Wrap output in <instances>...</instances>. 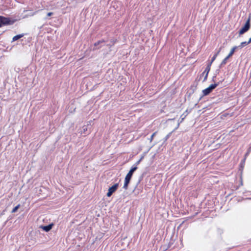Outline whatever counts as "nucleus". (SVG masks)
<instances>
[{"instance_id":"7","label":"nucleus","mask_w":251,"mask_h":251,"mask_svg":"<svg viewBox=\"0 0 251 251\" xmlns=\"http://www.w3.org/2000/svg\"><path fill=\"white\" fill-rule=\"evenodd\" d=\"M220 51H221V49L216 53H215V54L212 57L210 62H209L208 63L209 64L212 65V63L214 61V60L216 59V57L219 54Z\"/></svg>"},{"instance_id":"17","label":"nucleus","mask_w":251,"mask_h":251,"mask_svg":"<svg viewBox=\"0 0 251 251\" xmlns=\"http://www.w3.org/2000/svg\"><path fill=\"white\" fill-rule=\"evenodd\" d=\"M156 133H157V132H154V133L151 135V141L153 140V139L154 137L155 136V135H156Z\"/></svg>"},{"instance_id":"15","label":"nucleus","mask_w":251,"mask_h":251,"mask_svg":"<svg viewBox=\"0 0 251 251\" xmlns=\"http://www.w3.org/2000/svg\"><path fill=\"white\" fill-rule=\"evenodd\" d=\"M20 206V205L18 204L16 206H15L14 208H13V209L11 211L12 213L16 212L17 211V210L19 208Z\"/></svg>"},{"instance_id":"22","label":"nucleus","mask_w":251,"mask_h":251,"mask_svg":"<svg viewBox=\"0 0 251 251\" xmlns=\"http://www.w3.org/2000/svg\"><path fill=\"white\" fill-rule=\"evenodd\" d=\"M142 159V158H141L139 160H138L137 162H136V165H138L140 161H141V160Z\"/></svg>"},{"instance_id":"20","label":"nucleus","mask_w":251,"mask_h":251,"mask_svg":"<svg viewBox=\"0 0 251 251\" xmlns=\"http://www.w3.org/2000/svg\"><path fill=\"white\" fill-rule=\"evenodd\" d=\"M111 42L112 43V45H114L117 42V40H113Z\"/></svg>"},{"instance_id":"8","label":"nucleus","mask_w":251,"mask_h":251,"mask_svg":"<svg viewBox=\"0 0 251 251\" xmlns=\"http://www.w3.org/2000/svg\"><path fill=\"white\" fill-rule=\"evenodd\" d=\"M52 226L53 224H50L48 226H42V228L46 232H48L52 228Z\"/></svg>"},{"instance_id":"2","label":"nucleus","mask_w":251,"mask_h":251,"mask_svg":"<svg viewBox=\"0 0 251 251\" xmlns=\"http://www.w3.org/2000/svg\"><path fill=\"white\" fill-rule=\"evenodd\" d=\"M251 19L249 18L247 21H246L245 25L242 27L240 30L239 31V33L240 35H242L244 33L248 31L250 28L251 24H250Z\"/></svg>"},{"instance_id":"19","label":"nucleus","mask_w":251,"mask_h":251,"mask_svg":"<svg viewBox=\"0 0 251 251\" xmlns=\"http://www.w3.org/2000/svg\"><path fill=\"white\" fill-rule=\"evenodd\" d=\"M83 132H85L87 130V128L86 126H83Z\"/></svg>"},{"instance_id":"16","label":"nucleus","mask_w":251,"mask_h":251,"mask_svg":"<svg viewBox=\"0 0 251 251\" xmlns=\"http://www.w3.org/2000/svg\"><path fill=\"white\" fill-rule=\"evenodd\" d=\"M130 179H131L130 178H128L126 176L125 178V182L129 184L130 182Z\"/></svg>"},{"instance_id":"24","label":"nucleus","mask_w":251,"mask_h":251,"mask_svg":"<svg viewBox=\"0 0 251 251\" xmlns=\"http://www.w3.org/2000/svg\"><path fill=\"white\" fill-rule=\"evenodd\" d=\"M107 46H109V47H111L112 46V45H107Z\"/></svg>"},{"instance_id":"21","label":"nucleus","mask_w":251,"mask_h":251,"mask_svg":"<svg viewBox=\"0 0 251 251\" xmlns=\"http://www.w3.org/2000/svg\"><path fill=\"white\" fill-rule=\"evenodd\" d=\"M52 14H53V13H52V12H49V13L47 14V16L49 17V16H51Z\"/></svg>"},{"instance_id":"10","label":"nucleus","mask_w":251,"mask_h":251,"mask_svg":"<svg viewBox=\"0 0 251 251\" xmlns=\"http://www.w3.org/2000/svg\"><path fill=\"white\" fill-rule=\"evenodd\" d=\"M212 90L208 87L204 89L202 91L203 96H206L209 94L211 92Z\"/></svg>"},{"instance_id":"9","label":"nucleus","mask_w":251,"mask_h":251,"mask_svg":"<svg viewBox=\"0 0 251 251\" xmlns=\"http://www.w3.org/2000/svg\"><path fill=\"white\" fill-rule=\"evenodd\" d=\"M237 48L238 47L234 46L230 50V52L228 54V57H230L233 55Z\"/></svg>"},{"instance_id":"1","label":"nucleus","mask_w":251,"mask_h":251,"mask_svg":"<svg viewBox=\"0 0 251 251\" xmlns=\"http://www.w3.org/2000/svg\"><path fill=\"white\" fill-rule=\"evenodd\" d=\"M14 22V20H11L9 18L0 16V27L4 25H12Z\"/></svg>"},{"instance_id":"3","label":"nucleus","mask_w":251,"mask_h":251,"mask_svg":"<svg viewBox=\"0 0 251 251\" xmlns=\"http://www.w3.org/2000/svg\"><path fill=\"white\" fill-rule=\"evenodd\" d=\"M118 187H119L118 183H116L112 186L110 187L108 189V192L107 193L106 196L108 197H110V196H111V195L117 191Z\"/></svg>"},{"instance_id":"23","label":"nucleus","mask_w":251,"mask_h":251,"mask_svg":"<svg viewBox=\"0 0 251 251\" xmlns=\"http://www.w3.org/2000/svg\"><path fill=\"white\" fill-rule=\"evenodd\" d=\"M249 43H251V37L249 39Z\"/></svg>"},{"instance_id":"13","label":"nucleus","mask_w":251,"mask_h":251,"mask_svg":"<svg viewBox=\"0 0 251 251\" xmlns=\"http://www.w3.org/2000/svg\"><path fill=\"white\" fill-rule=\"evenodd\" d=\"M218 85V83H215L211 84L209 88L212 91L213 89H214Z\"/></svg>"},{"instance_id":"25","label":"nucleus","mask_w":251,"mask_h":251,"mask_svg":"<svg viewBox=\"0 0 251 251\" xmlns=\"http://www.w3.org/2000/svg\"><path fill=\"white\" fill-rule=\"evenodd\" d=\"M250 83H251V82H250Z\"/></svg>"},{"instance_id":"5","label":"nucleus","mask_w":251,"mask_h":251,"mask_svg":"<svg viewBox=\"0 0 251 251\" xmlns=\"http://www.w3.org/2000/svg\"><path fill=\"white\" fill-rule=\"evenodd\" d=\"M137 169V167H132L126 176L131 179L134 172Z\"/></svg>"},{"instance_id":"18","label":"nucleus","mask_w":251,"mask_h":251,"mask_svg":"<svg viewBox=\"0 0 251 251\" xmlns=\"http://www.w3.org/2000/svg\"><path fill=\"white\" fill-rule=\"evenodd\" d=\"M129 184L128 183H125L124 182V186H123V188L126 190L127 189V187H128V185Z\"/></svg>"},{"instance_id":"14","label":"nucleus","mask_w":251,"mask_h":251,"mask_svg":"<svg viewBox=\"0 0 251 251\" xmlns=\"http://www.w3.org/2000/svg\"><path fill=\"white\" fill-rule=\"evenodd\" d=\"M230 58L229 57H228V56L227 55L226 57H225L222 61V63H221V65H225L226 62H227V61L228 60V59Z\"/></svg>"},{"instance_id":"12","label":"nucleus","mask_w":251,"mask_h":251,"mask_svg":"<svg viewBox=\"0 0 251 251\" xmlns=\"http://www.w3.org/2000/svg\"><path fill=\"white\" fill-rule=\"evenodd\" d=\"M249 44H250L249 41H248V42L245 41V42H241L240 45L238 47V48L239 47V48H242L247 46Z\"/></svg>"},{"instance_id":"6","label":"nucleus","mask_w":251,"mask_h":251,"mask_svg":"<svg viewBox=\"0 0 251 251\" xmlns=\"http://www.w3.org/2000/svg\"><path fill=\"white\" fill-rule=\"evenodd\" d=\"M104 42H105V41L104 40H99L98 42L94 43V48L93 49V50H98V49H100L101 47V46H100L99 47H98V46L99 45H100V44L104 43Z\"/></svg>"},{"instance_id":"4","label":"nucleus","mask_w":251,"mask_h":251,"mask_svg":"<svg viewBox=\"0 0 251 251\" xmlns=\"http://www.w3.org/2000/svg\"><path fill=\"white\" fill-rule=\"evenodd\" d=\"M211 66V65L208 64L205 70L201 74V77L203 76L204 75V78L203 79V81H204L207 79L208 73L210 70Z\"/></svg>"},{"instance_id":"11","label":"nucleus","mask_w":251,"mask_h":251,"mask_svg":"<svg viewBox=\"0 0 251 251\" xmlns=\"http://www.w3.org/2000/svg\"><path fill=\"white\" fill-rule=\"evenodd\" d=\"M24 36V34L17 35L13 37L12 41H15L19 39L20 38L23 37Z\"/></svg>"}]
</instances>
